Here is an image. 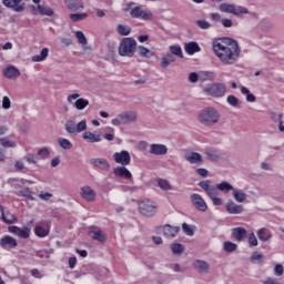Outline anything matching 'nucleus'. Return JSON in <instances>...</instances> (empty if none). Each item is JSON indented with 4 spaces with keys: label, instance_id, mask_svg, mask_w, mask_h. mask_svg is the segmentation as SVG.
<instances>
[{
    "label": "nucleus",
    "instance_id": "f257e3e1",
    "mask_svg": "<svg viewBox=\"0 0 284 284\" xmlns=\"http://www.w3.org/2000/svg\"><path fill=\"white\" fill-rule=\"evenodd\" d=\"M212 48L222 65H234L241 59V47L234 39L219 38Z\"/></svg>",
    "mask_w": 284,
    "mask_h": 284
},
{
    "label": "nucleus",
    "instance_id": "f03ea898",
    "mask_svg": "<svg viewBox=\"0 0 284 284\" xmlns=\"http://www.w3.org/2000/svg\"><path fill=\"white\" fill-rule=\"evenodd\" d=\"M220 118L221 115H219V111H216L214 108L203 109L199 113V121L203 125H216Z\"/></svg>",
    "mask_w": 284,
    "mask_h": 284
},
{
    "label": "nucleus",
    "instance_id": "7ed1b4c3",
    "mask_svg": "<svg viewBox=\"0 0 284 284\" xmlns=\"http://www.w3.org/2000/svg\"><path fill=\"white\" fill-rule=\"evenodd\" d=\"M135 52L136 40L133 38H123L119 47L120 57H134Z\"/></svg>",
    "mask_w": 284,
    "mask_h": 284
},
{
    "label": "nucleus",
    "instance_id": "20e7f679",
    "mask_svg": "<svg viewBox=\"0 0 284 284\" xmlns=\"http://www.w3.org/2000/svg\"><path fill=\"white\" fill-rule=\"evenodd\" d=\"M199 185L202 187V190H204L207 196L211 197L214 205H223V199L219 197V191H216V187L212 185V181H203L200 182Z\"/></svg>",
    "mask_w": 284,
    "mask_h": 284
},
{
    "label": "nucleus",
    "instance_id": "39448f33",
    "mask_svg": "<svg viewBox=\"0 0 284 284\" xmlns=\"http://www.w3.org/2000/svg\"><path fill=\"white\" fill-rule=\"evenodd\" d=\"M139 212L143 216H154L159 212V205L151 200H143L139 203Z\"/></svg>",
    "mask_w": 284,
    "mask_h": 284
},
{
    "label": "nucleus",
    "instance_id": "423d86ee",
    "mask_svg": "<svg viewBox=\"0 0 284 284\" xmlns=\"http://www.w3.org/2000/svg\"><path fill=\"white\" fill-rule=\"evenodd\" d=\"M133 121H136V112L126 111V112L120 113L115 119L111 121V123L112 125L119 126V125H128V123H133Z\"/></svg>",
    "mask_w": 284,
    "mask_h": 284
},
{
    "label": "nucleus",
    "instance_id": "0eeeda50",
    "mask_svg": "<svg viewBox=\"0 0 284 284\" xmlns=\"http://www.w3.org/2000/svg\"><path fill=\"white\" fill-rule=\"evenodd\" d=\"M204 92L209 94V97H225V92H227V88L223 83H213L204 88Z\"/></svg>",
    "mask_w": 284,
    "mask_h": 284
},
{
    "label": "nucleus",
    "instance_id": "6e6552de",
    "mask_svg": "<svg viewBox=\"0 0 284 284\" xmlns=\"http://www.w3.org/2000/svg\"><path fill=\"white\" fill-rule=\"evenodd\" d=\"M130 16L133 19H143V21H152L153 14L150 10H143V7H135L131 9Z\"/></svg>",
    "mask_w": 284,
    "mask_h": 284
},
{
    "label": "nucleus",
    "instance_id": "1a4fd4ad",
    "mask_svg": "<svg viewBox=\"0 0 284 284\" xmlns=\"http://www.w3.org/2000/svg\"><path fill=\"white\" fill-rule=\"evenodd\" d=\"M81 97L79 93L70 94L67 98L68 103L74 102L75 110H85L90 105V101L88 99L79 98ZM78 99V100H77Z\"/></svg>",
    "mask_w": 284,
    "mask_h": 284
},
{
    "label": "nucleus",
    "instance_id": "9d476101",
    "mask_svg": "<svg viewBox=\"0 0 284 284\" xmlns=\"http://www.w3.org/2000/svg\"><path fill=\"white\" fill-rule=\"evenodd\" d=\"M34 234L40 239H45L50 234V222H39L34 227Z\"/></svg>",
    "mask_w": 284,
    "mask_h": 284
},
{
    "label": "nucleus",
    "instance_id": "9b49d317",
    "mask_svg": "<svg viewBox=\"0 0 284 284\" xmlns=\"http://www.w3.org/2000/svg\"><path fill=\"white\" fill-rule=\"evenodd\" d=\"M8 232H10V234H16V236H19V239H30L31 230L28 226H9Z\"/></svg>",
    "mask_w": 284,
    "mask_h": 284
},
{
    "label": "nucleus",
    "instance_id": "f8f14e48",
    "mask_svg": "<svg viewBox=\"0 0 284 284\" xmlns=\"http://www.w3.org/2000/svg\"><path fill=\"white\" fill-rule=\"evenodd\" d=\"M22 2L23 0H2V3L14 12H23L26 10V3Z\"/></svg>",
    "mask_w": 284,
    "mask_h": 284
},
{
    "label": "nucleus",
    "instance_id": "ddd939ff",
    "mask_svg": "<svg viewBox=\"0 0 284 284\" xmlns=\"http://www.w3.org/2000/svg\"><path fill=\"white\" fill-rule=\"evenodd\" d=\"M113 159L115 163H119L120 165H130V161H132V158L130 156V153L128 151H121L113 154Z\"/></svg>",
    "mask_w": 284,
    "mask_h": 284
},
{
    "label": "nucleus",
    "instance_id": "4468645a",
    "mask_svg": "<svg viewBox=\"0 0 284 284\" xmlns=\"http://www.w3.org/2000/svg\"><path fill=\"white\" fill-rule=\"evenodd\" d=\"M191 201L196 210H199L200 212H207V203H205V200H203L201 195L196 193L192 194Z\"/></svg>",
    "mask_w": 284,
    "mask_h": 284
},
{
    "label": "nucleus",
    "instance_id": "2eb2a0df",
    "mask_svg": "<svg viewBox=\"0 0 284 284\" xmlns=\"http://www.w3.org/2000/svg\"><path fill=\"white\" fill-rule=\"evenodd\" d=\"M18 242L17 239L10 236V235H6L4 237H2L0 240V246L3 250H14V247H17Z\"/></svg>",
    "mask_w": 284,
    "mask_h": 284
},
{
    "label": "nucleus",
    "instance_id": "dca6fc26",
    "mask_svg": "<svg viewBox=\"0 0 284 284\" xmlns=\"http://www.w3.org/2000/svg\"><path fill=\"white\" fill-rule=\"evenodd\" d=\"M80 194H81L82 199H84L89 203H92V201L97 200V193L90 186L81 187Z\"/></svg>",
    "mask_w": 284,
    "mask_h": 284
},
{
    "label": "nucleus",
    "instance_id": "f3484780",
    "mask_svg": "<svg viewBox=\"0 0 284 284\" xmlns=\"http://www.w3.org/2000/svg\"><path fill=\"white\" fill-rule=\"evenodd\" d=\"M89 236L94 239V241H99L100 243H105L108 241V235L101 231V229L93 227L89 231Z\"/></svg>",
    "mask_w": 284,
    "mask_h": 284
},
{
    "label": "nucleus",
    "instance_id": "a211bd4d",
    "mask_svg": "<svg viewBox=\"0 0 284 284\" xmlns=\"http://www.w3.org/2000/svg\"><path fill=\"white\" fill-rule=\"evenodd\" d=\"M3 77L11 80L19 79V77H21V71L14 65H9L3 70Z\"/></svg>",
    "mask_w": 284,
    "mask_h": 284
},
{
    "label": "nucleus",
    "instance_id": "6ab92c4d",
    "mask_svg": "<svg viewBox=\"0 0 284 284\" xmlns=\"http://www.w3.org/2000/svg\"><path fill=\"white\" fill-rule=\"evenodd\" d=\"M91 164H93V166L98 168L99 170H103V171L110 170V162H108V160L103 158L92 159Z\"/></svg>",
    "mask_w": 284,
    "mask_h": 284
},
{
    "label": "nucleus",
    "instance_id": "aec40b11",
    "mask_svg": "<svg viewBox=\"0 0 284 284\" xmlns=\"http://www.w3.org/2000/svg\"><path fill=\"white\" fill-rule=\"evenodd\" d=\"M113 174L119 179H132V173L125 166H118L113 170Z\"/></svg>",
    "mask_w": 284,
    "mask_h": 284
},
{
    "label": "nucleus",
    "instance_id": "412c9836",
    "mask_svg": "<svg viewBox=\"0 0 284 284\" xmlns=\"http://www.w3.org/2000/svg\"><path fill=\"white\" fill-rule=\"evenodd\" d=\"M185 161H187L191 164H201L203 163V156L196 152H190L184 155Z\"/></svg>",
    "mask_w": 284,
    "mask_h": 284
},
{
    "label": "nucleus",
    "instance_id": "4be33fe9",
    "mask_svg": "<svg viewBox=\"0 0 284 284\" xmlns=\"http://www.w3.org/2000/svg\"><path fill=\"white\" fill-rule=\"evenodd\" d=\"M82 139L87 141V143H99L101 142V134L92 133L90 131H85L82 134Z\"/></svg>",
    "mask_w": 284,
    "mask_h": 284
},
{
    "label": "nucleus",
    "instance_id": "5701e85b",
    "mask_svg": "<svg viewBox=\"0 0 284 284\" xmlns=\"http://www.w3.org/2000/svg\"><path fill=\"white\" fill-rule=\"evenodd\" d=\"M150 154H155V155L168 154V146L163 144H151Z\"/></svg>",
    "mask_w": 284,
    "mask_h": 284
},
{
    "label": "nucleus",
    "instance_id": "b1692460",
    "mask_svg": "<svg viewBox=\"0 0 284 284\" xmlns=\"http://www.w3.org/2000/svg\"><path fill=\"white\" fill-rule=\"evenodd\" d=\"M64 2L69 10H73L74 12L77 10H83V1L81 0H64Z\"/></svg>",
    "mask_w": 284,
    "mask_h": 284
},
{
    "label": "nucleus",
    "instance_id": "393cba45",
    "mask_svg": "<svg viewBox=\"0 0 284 284\" xmlns=\"http://www.w3.org/2000/svg\"><path fill=\"white\" fill-rule=\"evenodd\" d=\"M232 234L235 241H239L241 243V241H243V239L247 236V231L243 227H235L233 229Z\"/></svg>",
    "mask_w": 284,
    "mask_h": 284
},
{
    "label": "nucleus",
    "instance_id": "a878e982",
    "mask_svg": "<svg viewBox=\"0 0 284 284\" xmlns=\"http://www.w3.org/2000/svg\"><path fill=\"white\" fill-rule=\"evenodd\" d=\"M193 266L195 267V270H199L202 274H205L210 271V264H207V262L205 261H194Z\"/></svg>",
    "mask_w": 284,
    "mask_h": 284
},
{
    "label": "nucleus",
    "instance_id": "bb28decb",
    "mask_svg": "<svg viewBox=\"0 0 284 284\" xmlns=\"http://www.w3.org/2000/svg\"><path fill=\"white\" fill-rule=\"evenodd\" d=\"M226 212H229V214H241V212H243V206L235 204L234 202H227Z\"/></svg>",
    "mask_w": 284,
    "mask_h": 284
},
{
    "label": "nucleus",
    "instance_id": "cd10ccee",
    "mask_svg": "<svg viewBox=\"0 0 284 284\" xmlns=\"http://www.w3.org/2000/svg\"><path fill=\"white\" fill-rule=\"evenodd\" d=\"M163 234H164V236H166V239H174V236H176V234H179V227L165 225L163 227Z\"/></svg>",
    "mask_w": 284,
    "mask_h": 284
},
{
    "label": "nucleus",
    "instance_id": "c85d7f7f",
    "mask_svg": "<svg viewBox=\"0 0 284 284\" xmlns=\"http://www.w3.org/2000/svg\"><path fill=\"white\" fill-rule=\"evenodd\" d=\"M186 54H195V52H201V47L196 42H189L184 45Z\"/></svg>",
    "mask_w": 284,
    "mask_h": 284
},
{
    "label": "nucleus",
    "instance_id": "c756f323",
    "mask_svg": "<svg viewBox=\"0 0 284 284\" xmlns=\"http://www.w3.org/2000/svg\"><path fill=\"white\" fill-rule=\"evenodd\" d=\"M174 55L166 53L162 57L160 65L161 68L165 69L168 68L171 63H174Z\"/></svg>",
    "mask_w": 284,
    "mask_h": 284
},
{
    "label": "nucleus",
    "instance_id": "7c9ffc66",
    "mask_svg": "<svg viewBox=\"0 0 284 284\" xmlns=\"http://www.w3.org/2000/svg\"><path fill=\"white\" fill-rule=\"evenodd\" d=\"M257 236L260 241L267 242L270 239H272V233L267 229H260L257 231Z\"/></svg>",
    "mask_w": 284,
    "mask_h": 284
},
{
    "label": "nucleus",
    "instance_id": "2f4dec72",
    "mask_svg": "<svg viewBox=\"0 0 284 284\" xmlns=\"http://www.w3.org/2000/svg\"><path fill=\"white\" fill-rule=\"evenodd\" d=\"M49 50L48 48H44L41 50L40 55H33L32 61L36 63H39L41 61H45L48 59Z\"/></svg>",
    "mask_w": 284,
    "mask_h": 284
},
{
    "label": "nucleus",
    "instance_id": "473e14b6",
    "mask_svg": "<svg viewBox=\"0 0 284 284\" xmlns=\"http://www.w3.org/2000/svg\"><path fill=\"white\" fill-rule=\"evenodd\" d=\"M216 192H231V190H234V187L232 186V184L227 183V182H222L220 184H216V186H214Z\"/></svg>",
    "mask_w": 284,
    "mask_h": 284
},
{
    "label": "nucleus",
    "instance_id": "72a5a7b5",
    "mask_svg": "<svg viewBox=\"0 0 284 284\" xmlns=\"http://www.w3.org/2000/svg\"><path fill=\"white\" fill-rule=\"evenodd\" d=\"M38 11H39V14H42L43 17H52V14H54V11L52 10V8L41 6V4L38 6Z\"/></svg>",
    "mask_w": 284,
    "mask_h": 284
},
{
    "label": "nucleus",
    "instance_id": "f704fd0d",
    "mask_svg": "<svg viewBox=\"0 0 284 284\" xmlns=\"http://www.w3.org/2000/svg\"><path fill=\"white\" fill-rule=\"evenodd\" d=\"M216 79V74L211 71H205L200 73V81H214Z\"/></svg>",
    "mask_w": 284,
    "mask_h": 284
},
{
    "label": "nucleus",
    "instance_id": "c9c22d12",
    "mask_svg": "<svg viewBox=\"0 0 284 284\" xmlns=\"http://www.w3.org/2000/svg\"><path fill=\"white\" fill-rule=\"evenodd\" d=\"M138 54L139 57H143L144 59H150L151 57H154V53L145 47H139Z\"/></svg>",
    "mask_w": 284,
    "mask_h": 284
},
{
    "label": "nucleus",
    "instance_id": "e433bc0d",
    "mask_svg": "<svg viewBox=\"0 0 284 284\" xmlns=\"http://www.w3.org/2000/svg\"><path fill=\"white\" fill-rule=\"evenodd\" d=\"M116 32L121 37H128V34H130V32H132V29L125 24H118Z\"/></svg>",
    "mask_w": 284,
    "mask_h": 284
},
{
    "label": "nucleus",
    "instance_id": "4c0bfd02",
    "mask_svg": "<svg viewBox=\"0 0 284 284\" xmlns=\"http://www.w3.org/2000/svg\"><path fill=\"white\" fill-rule=\"evenodd\" d=\"M234 4L230 3H221L219 6L220 12H226L227 14H233L234 13Z\"/></svg>",
    "mask_w": 284,
    "mask_h": 284
},
{
    "label": "nucleus",
    "instance_id": "58836bf2",
    "mask_svg": "<svg viewBox=\"0 0 284 284\" xmlns=\"http://www.w3.org/2000/svg\"><path fill=\"white\" fill-rule=\"evenodd\" d=\"M2 219L4 223H7L8 225H12V223H17V216H14V214L12 213H2Z\"/></svg>",
    "mask_w": 284,
    "mask_h": 284
},
{
    "label": "nucleus",
    "instance_id": "ea45409f",
    "mask_svg": "<svg viewBox=\"0 0 284 284\" xmlns=\"http://www.w3.org/2000/svg\"><path fill=\"white\" fill-rule=\"evenodd\" d=\"M171 54H174L175 57H180V59H183V50L181 49V45L174 44L170 47Z\"/></svg>",
    "mask_w": 284,
    "mask_h": 284
},
{
    "label": "nucleus",
    "instance_id": "a19ab883",
    "mask_svg": "<svg viewBox=\"0 0 284 284\" xmlns=\"http://www.w3.org/2000/svg\"><path fill=\"white\" fill-rule=\"evenodd\" d=\"M248 13H250V11H248L247 8H245V7L235 6V7L233 8V14H234L235 17H241V14H248Z\"/></svg>",
    "mask_w": 284,
    "mask_h": 284
},
{
    "label": "nucleus",
    "instance_id": "79ce46f5",
    "mask_svg": "<svg viewBox=\"0 0 284 284\" xmlns=\"http://www.w3.org/2000/svg\"><path fill=\"white\" fill-rule=\"evenodd\" d=\"M65 130L69 134H77V122L70 120L65 123Z\"/></svg>",
    "mask_w": 284,
    "mask_h": 284
},
{
    "label": "nucleus",
    "instance_id": "37998d69",
    "mask_svg": "<svg viewBox=\"0 0 284 284\" xmlns=\"http://www.w3.org/2000/svg\"><path fill=\"white\" fill-rule=\"evenodd\" d=\"M241 92L242 94H246V101H248V103H254V101H256V97L250 93V90L247 88L241 87Z\"/></svg>",
    "mask_w": 284,
    "mask_h": 284
},
{
    "label": "nucleus",
    "instance_id": "c03bdc74",
    "mask_svg": "<svg viewBox=\"0 0 284 284\" xmlns=\"http://www.w3.org/2000/svg\"><path fill=\"white\" fill-rule=\"evenodd\" d=\"M158 185L161 190H172V184L168 180L159 179L158 180Z\"/></svg>",
    "mask_w": 284,
    "mask_h": 284
},
{
    "label": "nucleus",
    "instance_id": "a18cd8bd",
    "mask_svg": "<svg viewBox=\"0 0 284 284\" xmlns=\"http://www.w3.org/2000/svg\"><path fill=\"white\" fill-rule=\"evenodd\" d=\"M233 196L237 203H243V201H245V193L243 191L234 190Z\"/></svg>",
    "mask_w": 284,
    "mask_h": 284
},
{
    "label": "nucleus",
    "instance_id": "49530a36",
    "mask_svg": "<svg viewBox=\"0 0 284 284\" xmlns=\"http://www.w3.org/2000/svg\"><path fill=\"white\" fill-rule=\"evenodd\" d=\"M71 21H83V19H88V13H71L70 14Z\"/></svg>",
    "mask_w": 284,
    "mask_h": 284
},
{
    "label": "nucleus",
    "instance_id": "de8ad7c7",
    "mask_svg": "<svg viewBox=\"0 0 284 284\" xmlns=\"http://www.w3.org/2000/svg\"><path fill=\"white\" fill-rule=\"evenodd\" d=\"M58 143H59L60 148H63V150H72V143L69 142L68 139L61 138V139H59Z\"/></svg>",
    "mask_w": 284,
    "mask_h": 284
},
{
    "label": "nucleus",
    "instance_id": "09e8293b",
    "mask_svg": "<svg viewBox=\"0 0 284 284\" xmlns=\"http://www.w3.org/2000/svg\"><path fill=\"white\" fill-rule=\"evenodd\" d=\"M85 130H88V122L85 120H82L78 124H75L77 133L85 132Z\"/></svg>",
    "mask_w": 284,
    "mask_h": 284
},
{
    "label": "nucleus",
    "instance_id": "8fccbe9b",
    "mask_svg": "<svg viewBox=\"0 0 284 284\" xmlns=\"http://www.w3.org/2000/svg\"><path fill=\"white\" fill-rule=\"evenodd\" d=\"M75 38L78 39L81 45H88V38L81 31L75 32Z\"/></svg>",
    "mask_w": 284,
    "mask_h": 284
},
{
    "label": "nucleus",
    "instance_id": "3c124183",
    "mask_svg": "<svg viewBox=\"0 0 284 284\" xmlns=\"http://www.w3.org/2000/svg\"><path fill=\"white\" fill-rule=\"evenodd\" d=\"M0 145L2 148H16L17 144L14 142L10 141L8 138L0 139Z\"/></svg>",
    "mask_w": 284,
    "mask_h": 284
},
{
    "label": "nucleus",
    "instance_id": "603ef678",
    "mask_svg": "<svg viewBox=\"0 0 284 284\" xmlns=\"http://www.w3.org/2000/svg\"><path fill=\"white\" fill-rule=\"evenodd\" d=\"M247 239H248V245H251V247H256V245H258V240L256 239V235L254 234V232L250 233Z\"/></svg>",
    "mask_w": 284,
    "mask_h": 284
},
{
    "label": "nucleus",
    "instance_id": "864d4df0",
    "mask_svg": "<svg viewBox=\"0 0 284 284\" xmlns=\"http://www.w3.org/2000/svg\"><path fill=\"white\" fill-rule=\"evenodd\" d=\"M183 246L179 243L175 244H171V252H173V254H183Z\"/></svg>",
    "mask_w": 284,
    "mask_h": 284
},
{
    "label": "nucleus",
    "instance_id": "5fc2aeb1",
    "mask_svg": "<svg viewBox=\"0 0 284 284\" xmlns=\"http://www.w3.org/2000/svg\"><path fill=\"white\" fill-rule=\"evenodd\" d=\"M196 26H199L201 30H210V28H212V24L205 20H197Z\"/></svg>",
    "mask_w": 284,
    "mask_h": 284
},
{
    "label": "nucleus",
    "instance_id": "6e6d98bb",
    "mask_svg": "<svg viewBox=\"0 0 284 284\" xmlns=\"http://www.w3.org/2000/svg\"><path fill=\"white\" fill-rule=\"evenodd\" d=\"M182 230L184 233H186L187 236H194V230H192V226L187 223L182 224Z\"/></svg>",
    "mask_w": 284,
    "mask_h": 284
},
{
    "label": "nucleus",
    "instance_id": "4d7b16f0",
    "mask_svg": "<svg viewBox=\"0 0 284 284\" xmlns=\"http://www.w3.org/2000/svg\"><path fill=\"white\" fill-rule=\"evenodd\" d=\"M224 250H225V252H234L236 250V244H234L232 242H225Z\"/></svg>",
    "mask_w": 284,
    "mask_h": 284
},
{
    "label": "nucleus",
    "instance_id": "13d9d810",
    "mask_svg": "<svg viewBox=\"0 0 284 284\" xmlns=\"http://www.w3.org/2000/svg\"><path fill=\"white\" fill-rule=\"evenodd\" d=\"M38 155L41 158V159H48L50 156V150L43 148V149H40L38 151Z\"/></svg>",
    "mask_w": 284,
    "mask_h": 284
},
{
    "label": "nucleus",
    "instance_id": "bf43d9fd",
    "mask_svg": "<svg viewBox=\"0 0 284 284\" xmlns=\"http://www.w3.org/2000/svg\"><path fill=\"white\" fill-rule=\"evenodd\" d=\"M227 103L230 105H233V108H236L239 105V99L234 95H229L227 97Z\"/></svg>",
    "mask_w": 284,
    "mask_h": 284
},
{
    "label": "nucleus",
    "instance_id": "052dcab7",
    "mask_svg": "<svg viewBox=\"0 0 284 284\" xmlns=\"http://www.w3.org/2000/svg\"><path fill=\"white\" fill-rule=\"evenodd\" d=\"M109 132H110V133H105V134H104V139H105L106 141H114V129L109 128Z\"/></svg>",
    "mask_w": 284,
    "mask_h": 284
},
{
    "label": "nucleus",
    "instance_id": "680f3d73",
    "mask_svg": "<svg viewBox=\"0 0 284 284\" xmlns=\"http://www.w3.org/2000/svg\"><path fill=\"white\" fill-rule=\"evenodd\" d=\"M284 268L281 264L275 265L274 273L275 276H283Z\"/></svg>",
    "mask_w": 284,
    "mask_h": 284
},
{
    "label": "nucleus",
    "instance_id": "e2e57ef3",
    "mask_svg": "<svg viewBox=\"0 0 284 284\" xmlns=\"http://www.w3.org/2000/svg\"><path fill=\"white\" fill-rule=\"evenodd\" d=\"M10 105H11L10 98L3 97V99H2V108L4 110H10Z\"/></svg>",
    "mask_w": 284,
    "mask_h": 284
},
{
    "label": "nucleus",
    "instance_id": "0e129e2a",
    "mask_svg": "<svg viewBox=\"0 0 284 284\" xmlns=\"http://www.w3.org/2000/svg\"><path fill=\"white\" fill-rule=\"evenodd\" d=\"M261 258H263V254L258 252H254L251 256L252 263H256V261H261Z\"/></svg>",
    "mask_w": 284,
    "mask_h": 284
},
{
    "label": "nucleus",
    "instance_id": "69168bd1",
    "mask_svg": "<svg viewBox=\"0 0 284 284\" xmlns=\"http://www.w3.org/2000/svg\"><path fill=\"white\" fill-rule=\"evenodd\" d=\"M221 23H222V26H223L224 28H232V26H233L232 20H230V19H227V18L222 19V20H221Z\"/></svg>",
    "mask_w": 284,
    "mask_h": 284
},
{
    "label": "nucleus",
    "instance_id": "338daca9",
    "mask_svg": "<svg viewBox=\"0 0 284 284\" xmlns=\"http://www.w3.org/2000/svg\"><path fill=\"white\" fill-rule=\"evenodd\" d=\"M210 18L212 19V21H214L215 23H219V21H221V16L220 13H211Z\"/></svg>",
    "mask_w": 284,
    "mask_h": 284
},
{
    "label": "nucleus",
    "instance_id": "774afa93",
    "mask_svg": "<svg viewBox=\"0 0 284 284\" xmlns=\"http://www.w3.org/2000/svg\"><path fill=\"white\" fill-rule=\"evenodd\" d=\"M263 284H281V282H278L272 277H268L267 280L263 281Z\"/></svg>",
    "mask_w": 284,
    "mask_h": 284
}]
</instances>
